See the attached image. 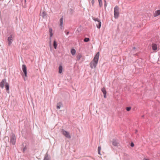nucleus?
I'll return each instance as SVG.
<instances>
[{
    "label": "nucleus",
    "mask_w": 160,
    "mask_h": 160,
    "mask_svg": "<svg viewBox=\"0 0 160 160\" xmlns=\"http://www.w3.org/2000/svg\"><path fill=\"white\" fill-rule=\"evenodd\" d=\"M99 55V52H98L95 56L93 61L90 62V66L91 68L92 69L94 67L95 68L96 67L98 63Z\"/></svg>",
    "instance_id": "1"
},
{
    "label": "nucleus",
    "mask_w": 160,
    "mask_h": 160,
    "mask_svg": "<svg viewBox=\"0 0 160 160\" xmlns=\"http://www.w3.org/2000/svg\"><path fill=\"white\" fill-rule=\"evenodd\" d=\"M5 85L6 90L7 92H8L9 90V84L6 82V79H3L0 82V87L2 89L4 88Z\"/></svg>",
    "instance_id": "2"
},
{
    "label": "nucleus",
    "mask_w": 160,
    "mask_h": 160,
    "mask_svg": "<svg viewBox=\"0 0 160 160\" xmlns=\"http://www.w3.org/2000/svg\"><path fill=\"white\" fill-rule=\"evenodd\" d=\"M119 7L117 6H116L114 7V17L115 19L118 18L119 16Z\"/></svg>",
    "instance_id": "3"
},
{
    "label": "nucleus",
    "mask_w": 160,
    "mask_h": 160,
    "mask_svg": "<svg viewBox=\"0 0 160 160\" xmlns=\"http://www.w3.org/2000/svg\"><path fill=\"white\" fill-rule=\"evenodd\" d=\"M92 19L95 21L98 22V23H96L97 27V28L99 29L100 28L101 26V22L100 19L98 18L92 17Z\"/></svg>",
    "instance_id": "4"
},
{
    "label": "nucleus",
    "mask_w": 160,
    "mask_h": 160,
    "mask_svg": "<svg viewBox=\"0 0 160 160\" xmlns=\"http://www.w3.org/2000/svg\"><path fill=\"white\" fill-rule=\"evenodd\" d=\"M61 133L64 135L66 138L70 139L71 138V136H70L69 133L64 129H62L61 131Z\"/></svg>",
    "instance_id": "5"
},
{
    "label": "nucleus",
    "mask_w": 160,
    "mask_h": 160,
    "mask_svg": "<svg viewBox=\"0 0 160 160\" xmlns=\"http://www.w3.org/2000/svg\"><path fill=\"white\" fill-rule=\"evenodd\" d=\"M16 141V138L15 134L12 133L11 136L10 137V142L12 145H15Z\"/></svg>",
    "instance_id": "6"
},
{
    "label": "nucleus",
    "mask_w": 160,
    "mask_h": 160,
    "mask_svg": "<svg viewBox=\"0 0 160 160\" xmlns=\"http://www.w3.org/2000/svg\"><path fill=\"white\" fill-rule=\"evenodd\" d=\"M22 69L24 76L26 77V78H24V81H25L27 79V78H26L27 77V69L26 65L25 64H23L22 66Z\"/></svg>",
    "instance_id": "7"
},
{
    "label": "nucleus",
    "mask_w": 160,
    "mask_h": 160,
    "mask_svg": "<svg viewBox=\"0 0 160 160\" xmlns=\"http://www.w3.org/2000/svg\"><path fill=\"white\" fill-rule=\"evenodd\" d=\"M52 30L51 28H49V32L50 33V38H49V44L50 46L52 42V37L53 36V33H52Z\"/></svg>",
    "instance_id": "8"
},
{
    "label": "nucleus",
    "mask_w": 160,
    "mask_h": 160,
    "mask_svg": "<svg viewBox=\"0 0 160 160\" xmlns=\"http://www.w3.org/2000/svg\"><path fill=\"white\" fill-rule=\"evenodd\" d=\"M12 34H11L8 38V45L9 46L12 43Z\"/></svg>",
    "instance_id": "9"
},
{
    "label": "nucleus",
    "mask_w": 160,
    "mask_h": 160,
    "mask_svg": "<svg viewBox=\"0 0 160 160\" xmlns=\"http://www.w3.org/2000/svg\"><path fill=\"white\" fill-rule=\"evenodd\" d=\"M102 92L103 94L104 95V98H106V94H107V91L105 89V88H103L101 89Z\"/></svg>",
    "instance_id": "10"
},
{
    "label": "nucleus",
    "mask_w": 160,
    "mask_h": 160,
    "mask_svg": "<svg viewBox=\"0 0 160 160\" xmlns=\"http://www.w3.org/2000/svg\"><path fill=\"white\" fill-rule=\"evenodd\" d=\"M152 49L153 51H156L157 49V45L155 43H152Z\"/></svg>",
    "instance_id": "11"
},
{
    "label": "nucleus",
    "mask_w": 160,
    "mask_h": 160,
    "mask_svg": "<svg viewBox=\"0 0 160 160\" xmlns=\"http://www.w3.org/2000/svg\"><path fill=\"white\" fill-rule=\"evenodd\" d=\"M43 160H50V156L48 155V152L45 154Z\"/></svg>",
    "instance_id": "12"
},
{
    "label": "nucleus",
    "mask_w": 160,
    "mask_h": 160,
    "mask_svg": "<svg viewBox=\"0 0 160 160\" xmlns=\"http://www.w3.org/2000/svg\"><path fill=\"white\" fill-rule=\"evenodd\" d=\"M160 14V10L156 11L155 13L154 14V16L155 17L158 16Z\"/></svg>",
    "instance_id": "13"
},
{
    "label": "nucleus",
    "mask_w": 160,
    "mask_h": 160,
    "mask_svg": "<svg viewBox=\"0 0 160 160\" xmlns=\"http://www.w3.org/2000/svg\"><path fill=\"white\" fill-rule=\"evenodd\" d=\"M62 104L61 102H59L58 103L57 105V109H59L60 108L61 106H62Z\"/></svg>",
    "instance_id": "14"
},
{
    "label": "nucleus",
    "mask_w": 160,
    "mask_h": 160,
    "mask_svg": "<svg viewBox=\"0 0 160 160\" xmlns=\"http://www.w3.org/2000/svg\"><path fill=\"white\" fill-rule=\"evenodd\" d=\"M62 66L61 64H60L58 68V72L59 73L61 74L62 73Z\"/></svg>",
    "instance_id": "15"
},
{
    "label": "nucleus",
    "mask_w": 160,
    "mask_h": 160,
    "mask_svg": "<svg viewBox=\"0 0 160 160\" xmlns=\"http://www.w3.org/2000/svg\"><path fill=\"white\" fill-rule=\"evenodd\" d=\"M47 14L44 11H43L42 13H40V15L42 16L43 18H45L47 17Z\"/></svg>",
    "instance_id": "16"
},
{
    "label": "nucleus",
    "mask_w": 160,
    "mask_h": 160,
    "mask_svg": "<svg viewBox=\"0 0 160 160\" xmlns=\"http://www.w3.org/2000/svg\"><path fill=\"white\" fill-rule=\"evenodd\" d=\"M112 144L113 145L116 146H118V143L117 142L116 140L113 139L112 141Z\"/></svg>",
    "instance_id": "17"
},
{
    "label": "nucleus",
    "mask_w": 160,
    "mask_h": 160,
    "mask_svg": "<svg viewBox=\"0 0 160 160\" xmlns=\"http://www.w3.org/2000/svg\"><path fill=\"white\" fill-rule=\"evenodd\" d=\"M53 45L54 47V48L55 49H56L57 48V42L55 40H54L53 41Z\"/></svg>",
    "instance_id": "18"
},
{
    "label": "nucleus",
    "mask_w": 160,
    "mask_h": 160,
    "mask_svg": "<svg viewBox=\"0 0 160 160\" xmlns=\"http://www.w3.org/2000/svg\"><path fill=\"white\" fill-rule=\"evenodd\" d=\"M63 21V17H62L60 19V26L61 28H62V27Z\"/></svg>",
    "instance_id": "19"
},
{
    "label": "nucleus",
    "mask_w": 160,
    "mask_h": 160,
    "mask_svg": "<svg viewBox=\"0 0 160 160\" xmlns=\"http://www.w3.org/2000/svg\"><path fill=\"white\" fill-rule=\"evenodd\" d=\"M76 50L72 48L71 50V53L72 55H74L76 53Z\"/></svg>",
    "instance_id": "20"
},
{
    "label": "nucleus",
    "mask_w": 160,
    "mask_h": 160,
    "mask_svg": "<svg viewBox=\"0 0 160 160\" xmlns=\"http://www.w3.org/2000/svg\"><path fill=\"white\" fill-rule=\"evenodd\" d=\"M99 7H101L102 6V0H98Z\"/></svg>",
    "instance_id": "21"
},
{
    "label": "nucleus",
    "mask_w": 160,
    "mask_h": 160,
    "mask_svg": "<svg viewBox=\"0 0 160 160\" xmlns=\"http://www.w3.org/2000/svg\"><path fill=\"white\" fill-rule=\"evenodd\" d=\"M90 40V39L88 38H85L84 39L83 41L85 42H88Z\"/></svg>",
    "instance_id": "22"
},
{
    "label": "nucleus",
    "mask_w": 160,
    "mask_h": 160,
    "mask_svg": "<svg viewBox=\"0 0 160 160\" xmlns=\"http://www.w3.org/2000/svg\"><path fill=\"white\" fill-rule=\"evenodd\" d=\"M82 55L81 54H79L77 56V60H79L82 57Z\"/></svg>",
    "instance_id": "23"
},
{
    "label": "nucleus",
    "mask_w": 160,
    "mask_h": 160,
    "mask_svg": "<svg viewBox=\"0 0 160 160\" xmlns=\"http://www.w3.org/2000/svg\"><path fill=\"white\" fill-rule=\"evenodd\" d=\"M74 12V10H73V9H72V8H70L69 9V12L70 14H72Z\"/></svg>",
    "instance_id": "24"
},
{
    "label": "nucleus",
    "mask_w": 160,
    "mask_h": 160,
    "mask_svg": "<svg viewBox=\"0 0 160 160\" xmlns=\"http://www.w3.org/2000/svg\"><path fill=\"white\" fill-rule=\"evenodd\" d=\"M126 109L127 111H129L131 110V107H127Z\"/></svg>",
    "instance_id": "25"
},
{
    "label": "nucleus",
    "mask_w": 160,
    "mask_h": 160,
    "mask_svg": "<svg viewBox=\"0 0 160 160\" xmlns=\"http://www.w3.org/2000/svg\"><path fill=\"white\" fill-rule=\"evenodd\" d=\"M107 4L105 0H104V6L105 7V10H106V7L107 6Z\"/></svg>",
    "instance_id": "26"
},
{
    "label": "nucleus",
    "mask_w": 160,
    "mask_h": 160,
    "mask_svg": "<svg viewBox=\"0 0 160 160\" xmlns=\"http://www.w3.org/2000/svg\"><path fill=\"white\" fill-rule=\"evenodd\" d=\"M64 32L66 35H68L69 33V32L67 31V30H65Z\"/></svg>",
    "instance_id": "27"
},
{
    "label": "nucleus",
    "mask_w": 160,
    "mask_h": 160,
    "mask_svg": "<svg viewBox=\"0 0 160 160\" xmlns=\"http://www.w3.org/2000/svg\"><path fill=\"white\" fill-rule=\"evenodd\" d=\"M130 146L132 147H133L134 146V144L133 142H131V143Z\"/></svg>",
    "instance_id": "28"
},
{
    "label": "nucleus",
    "mask_w": 160,
    "mask_h": 160,
    "mask_svg": "<svg viewBox=\"0 0 160 160\" xmlns=\"http://www.w3.org/2000/svg\"><path fill=\"white\" fill-rule=\"evenodd\" d=\"M94 2H95V1H94V0H92V1H91V3H92V6L93 5H94Z\"/></svg>",
    "instance_id": "29"
},
{
    "label": "nucleus",
    "mask_w": 160,
    "mask_h": 160,
    "mask_svg": "<svg viewBox=\"0 0 160 160\" xmlns=\"http://www.w3.org/2000/svg\"><path fill=\"white\" fill-rule=\"evenodd\" d=\"M26 146H25V147L23 148V150H22V152H25V150H26Z\"/></svg>",
    "instance_id": "30"
},
{
    "label": "nucleus",
    "mask_w": 160,
    "mask_h": 160,
    "mask_svg": "<svg viewBox=\"0 0 160 160\" xmlns=\"http://www.w3.org/2000/svg\"><path fill=\"white\" fill-rule=\"evenodd\" d=\"M101 149V146H98V151H100Z\"/></svg>",
    "instance_id": "31"
},
{
    "label": "nucleus",
    "mask_w": 160,
    "mask_h": 160,
    "mask_svg": "<svg viewBox=\"0 0 160 160\" xmlns=\"http://www.w3.org/2000/svg\"><path fill=\"white\" fill-rule=\"evenodd\" d=\"M98 153L99 154L101 155L100 151H98Z\"/></svg>",
    "instance_id": "32"
},
{
    "label": "nucleus",
    "mask_w": 160,
    "mask_h": 160,
    "mask_svg": "<svg viewBox=\"0 0 160 160\" xmlns=\"http://www.w3.org/2000/svg\"><path fill=\"white\" fill-rule=\"evenodd\" d=\"M136 49V48L135 47H133L132 48L133 50H135Z\"/></svg>",
    "instance_id": "33"
},
{
    "label": "nucleus",
    "mask_w": 160,
    "mask_h": 160,
    "mask_svg": "<svg viewBox=\"0 0 160 160\" xmlns=\"http://www.w3.org/2000/svg\"><path fill=\"white\" fill-rule=\"evenodd\" d=\"M26 0H24V2L25 3H26Z\"/></svg>",
    "instance_id": "34"
},
{
    "label": "nucleus",
    "mask_w": 160,
    "mask_h": 160,
    "mask_svg": "<svg viewBox=\"0 0 160 160\" xmlns=\"http://www.w3.org/2000/svg\"><path fill=\"white\" fill-rule=\"evenodd\" d=\"M144 117V115H142V118Z\"/></svg>",
    "instance_id": "35"
},
{
    "label": "nucleus",
    "mask_w": 160,
    "mask_h": 160,
    "mask_svg": "<svg viewBox=\"0 0 160 160\" xmlns=\"http://www.w3.org/2000/svg\"><path fill=\"white\" fill-rule=\"evenodd\" d=\"M23 0H21V2H22V1Z\"/></svg>",
    "instance_id": "36"
},
{
    "label": "nucleus",
    "mask_w": 160,
    "mask_h": 160,
    "mask_svg": "<svg viewBox=\"0 0 160 160\" xmlns=\"http://www.w3.org/2000/svg\"><path fill=\"white\" fill-rule=\"evenodd\" d=\"M97 23H98V22H97Z\"/></svg>",
    "instance_id": "37"
}]
</instances>
